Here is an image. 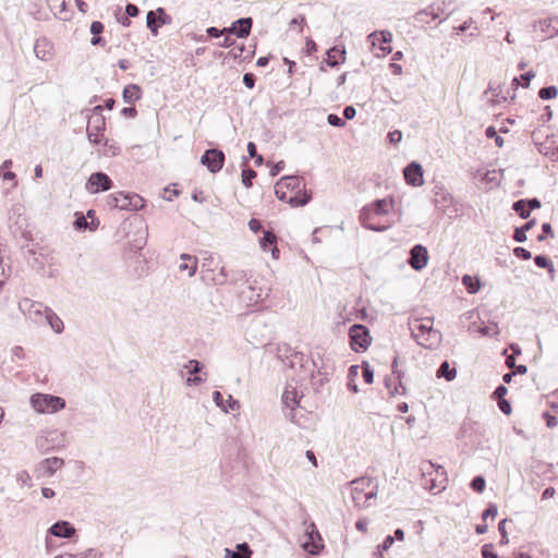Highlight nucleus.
Listing matches in <instances>:
<instances>
[{
    "label": "nucleus",
    "instance_id": "1",
    "mask_svg": "<svg viewBox=\"0 0 558 558\" xmlns=\"http://www.w3.org/2000/svg\"><path fill=\"white\" fill-rule=\"evenodd\" d=\"M275 194L294 207L305 206L312 199L311 192L305 190L304 179L299 175L282 177L275 185Z\"/></svg>",
    "mask_w": 558,
    "mask_h": 558
},
{
    "label": "nucleus",
    "instance_id": "55",
    "mask_svg": "<svg viewBox=\"0 0 558 558\" xmlns=\"http://www.w3.org/2000/svg\"><path fill=\"white\" fill-rule=\"evenodd\" d=\"M395 543V537L392 535H387L381 544L377 546V550L383 554V551H387Z\"/></svg>",
    "mask_w": 558,
    "mask_h": 558
},
{
    "label": "nucleus",
    "instance_id": "35",
    "mask_svg": "<svg viewBox=\"0 0 558 558\" xmlns=\"http://www.w3.org/2000/svg\"><path fill=\"white\" fill-rule=\"evenodd\" d=\"M557 95H558V88L555 85H548V86L542 87L538 90V97L542 100L554 99L557 97Z\"/></svg>",
    "mask_w": 558,
    "mask_h": 558
},
{
    "label": "nucleus",
    "instance_id": "30",
    "mask_svg": "<svg viewBox=\"0 0 558 558\" xmlns=\"http://www.w3.org/2000/svg\"><path fill=\"white\" fill-rule=\"evenodd\" d=\"M43 466L49 475L61 469L64 464V460L58 457L47 458L43 461Z\"/></svg>",
    "mask_w": 558,
    "mask_h": 558
},
{
    "label": "nucleus",
    "instance_id": "15",
    "mask_svg": "<svg viewBox=\"0 0 558 558\" xmlns=\"http://www.w3.org/2000/svg\"><path fill=\"white\" fill-rule=\"evenodd\" d=\"M417 330H418V333H415L414 331H412V336L415 339H418L423 336H428L429 338H432L430 342H427V343H425L423 341H417V343L424 348L430 349V348L437 345L441 340L440 331L434 329L432 325L420 324L417 326Z\"/></svg>",
    "mask_w": 558,
    "mask_h": 558
},
{
    "label": "nucleus",
    "instance_id": "48",
    "mask_svg": "<svg viewBox=\"0 0 558 558\" xmlns=\"http://www.w3.org/2000/svg\"><path fill=\"white\" fill-rule=\"evenodd\" d=\"M509 520L508 519H504L499 522L498 524V532L500 533V544L501 545H506L509 543V538H508V533H507V530H506V523L508 522Z\"/></svg>",
    "mask_w": 558,
    "mask_h": 558
},
{
    "label": "nucleus",
    "instance_id": "40",
    "mask_svg": "<svg viewBox=\"0 0 558 558\" xmlns=\"http://www.w3.org/2000/svg\"><path fill=\"white\" fill-rule=\"evenodd\" d=\"M54 15L61 21H69L72 16V12L68 9V4L64 0L61 1L59 10Z\"/></svg>",
    "mask_w": 558,
    "mask_h": 558
},
{
    "label": "nucleus",
    "instance_id": "23",
    "mask_svg": "<svg viewBox=\"0 0 558 558\" xmlns=\"http://www.w3.org/2000/svg\"><path fill=\"white\" fill-rule=\"evenodd\" d=\"M203 367H204V365L197 360H190L184 365V368H186L190 374L194 375L193 377L187 378V385L197 386V385L202 384L203 381H205V378L197 375L198 373L202 372Z\"/></svg>",
    "mask_w": 558,
    "mask_h": 558
},
{
    "label": "nucleus",
    "instance_id": "52",
    "mask_svg": "<svg viewBox=\"0 0 558 558\" xmlns=\"http://www.w3.org/2000/svg\"><path fill=\"white\" fill-rule=\"evenodd\" d=\"M213 400L217 407H219L223 412L228 413V408L226 407L223 396L220 391L215 390L213 392Z\"/></svg>",
    "mask_w": 558,
    "mask_h": 558
},
{
    "label": "nucleus",
    "instance_id": "24",
    "mask_svg": "<svg viewBox=\"0 0 558 558\" xmlns=\"http://www.w3.org/2000/svg\"><path fill=\"white\" fill-rule=\"evenodd\" d=\"M276 242L277 238L270 230L264 231L263 236L259 239L260 247L264 251L271 250V254L275 258L279 256V250L276 245Z\"/></svg>",
    "mask_w": 558,
    "mask_h": 558
},
{
    "label": "nucleus",
    "instance_id": "57",
    "mask_svg": "<svg viewBox=\"0 0 558 558\" xmlns=\"http://www.w3.org/2000/svg\"><path fill=\"white\" fill-rule=\"evenodd\" d=\"M526 239V232L521 227H515L513 231V240L518 243H523Z\"/></svg>",
    "mask_w": 558,
    "mask_h": 558
},
{
    "label": "nucleus",
    "instance_id": "50",
    "mask_svg": "<svg viewBox=\"0 0 558 558\" xmlns=\"http://www.w3.org/2000/svg\"><path fill=\"white\" fill-rule=\"evenodd\" d=\"M229 274L227 272L225 267H221L220 271L213 278V281L217 286H222L227 283Z\"/></svg>",
    "mask_w": 558,
    "mask_h": 558
},
{
    "label": "nucleus",
    "instance_id": "19",
    "mask_svg": "<svg viewBox=\"0 0 558 558\" xmlns=\"http://www.w3.org/2000/svg\"><path fill=\"white\" fill-rule=\"evenodd\" d=\"M444 13V9L441 4L432 3L430 5L426 7L423 10H420L415 15L414 19L418 23H428L430 20H436L440 16V14Z\"/></svg>",
    "mask_w": 558,
    "mask_h": 558
},
{
    "label": "nucleus",
    "instance_id": "41",
    "mask_svg": "<svg viewBox=\"0 0 558 558\" xmlns=\"http://www.w3.org/2000/svg\"><path fill=\"white\" fill-rule=\"evenodd\" d=\"M485 135L487 138H494L497 147L504 146L505 141L501 136H499L497 134V130L495 129V126H493V125L487 126L485 130Z\"/></svg>",
    "mask_w": 558,
    "mask_h": 558
},
{
    "label": "nucleus",
    "instance_id": "47",
    "mask_svg": "<svg viewBox=\"0 0 558 558\" xmlns=\"http://www.w3.org/2000/svg\"><path fill=\"white\" fill-rule=\"evenodd\" d=\"M481 554L483 558H498V555L494 550V545L492 543L484 544L481 548Z\"/></svg>",
    "mask_w": 558,
    "mask_h": 558
},
{
    "label": "nucleus",
    "instance_id": "26",
    "mask_svg": "<svg viewBox=\"0 0 558 558\" xmlns=\"http://www.w3.org/2000/svg\"><path fill=\"white\" fill-rule=\"evenodd\" d=\"M253 554L247 543H240L235 546V550L226 548L225 558H251Z\"/></svg>",
    "mask_w": 558,
    "mask_h": 558
},
{
    "label": "nucleus",
    "instance_id": "58",
    "mask_svg": "<svg viewBox=\"0 0 558 558\" xmlns=\"http://www.w3.org/2000/svg\"><path fill=\"white\" fill-rule=\"evenodd\" d=\"M508 392V388L500 384L496 387L495 391L493 392V398L495 400H500V399H505V396L507 395Z\"/></svg>",
    "mask_w": 558,
    "mask_h": 558
},
{
    "label": "nucleus",
    "instance_id": "17",
    "mask_svg": "<svg viewBox=\"0 0 558 558\" xmlns=\"http://www.w3.org/2000/svg\"><path fill=\"white\" fill-rule=\"evenodd\" d=\"M48 534L59 538H70L75 534V529L69 521L60 520L48 529Z\"/></svg>",
    "mask_w": 558,
    "mask_h": 558
},
{
    "label": "nucleus",
    "instance_id": "8",
    "mask_svg": "<svg viewBox=\"0 0 558 558\" xmlns=\"http://www.w3.org/2000/svg\"><path fill=\"white\" fill-rule=\"evenodd\" d=\"M106 129V119L102 114H90L87 121L86 133L90 143L99 144Z\"/></svg>",
    "mask_w": 558,
    "mask_h": 558
},
{
    "label": "nucleus",
    "instance_id": "53",
    "mask_svg": "<svg viewBox=\"0 0 558 558\" xmlns=\"http://www.w3.org/2000/svg\"><path fill=\"white\" fill-rule=\"evenodd\" d=\"M155 12L158 19L159 26L170 23L171 19L163 8H158Z\"/></svg>",
    "mask_w": 558,
    "mask_h": 558
},
{
    "label": "nucleus",
    "instance_id": "34",
    "mask_svg": "<svg viewBox=\"0 0 558 558\" xmlns=\"http://www.w3.org/2000/svg\"><path fill=\"white\" fill-rule=\"evenodd\" d=\"M462 283L464 284L466 291L471 294L476 293L481 287L480 281L477 279L471 277L470 275H464L462 277Z\"/></svg>",
    "mask_w": 558,
    "mask_h": 558
},
{
    "label": "nucleus",
    "instance_id": "21",
    "mask_svg": "<svg viewBox=\"0 0 558 558\" xmlns=\"http://www.w3.org/2000/svg\"><path fill=\"white\" fill-rule=\"evenodd\" d=\"M34 52L38 59L47 61L52 56V45L46 37L38 38L34 44Z\"/></svg>",
    "mask_w": 558,
    "mask_h": 558
},
{
    "label": "nucleus",
    "instance_id": "51",
    "mask_svg": "<svg viewBox=\"0 0 558 558\" xmlns=\"http://www.w3.org/2000/svg\"><path fill=\"white\" fill-rule=\"evenodd\" d=\"M498 514V508L496 504H488L487 508L482 513V519L485 521L487 518H495Z\"/></svg>",
    "mask_w": 558,
    "mask_h": 558
},
{
    "label": "nucleus",
    "instance_id": "18",
    "mask_svg": "<svg viewBox=\"0 0 558 558\" xmlns=\"http://www.w3.org/2000/svg\"><path fill=\"white\" fill-rule=\"evenodd\" d=\"M373 213L371 210V207L365 205L360 213L359 219L362 225L367 230L376 231V232H384L386 231L390 225H375L372 222Z\"/></svg>",
    "mask_w": 558,
    "mask_h": 558
},
{
    "label": "nucleus",
    "instance_id": "36",
    "mask_svg": "<svg viewBox=\"0 0 558 558\" xmlns=\"http://www.w3.org/2000/svg\"><path fill=\"white\" fill-rule=\"evenodd\" d=\"M146 25L153 35L156 36L158 34V29L160 26L158 24V19L156 16L155 11H148V13L146 15Z\"/></svg>",
    "mask_w": 558,
    "mask_h": 558
},
{
    "label": "nucleus",
    "instance_id": "61",
    "mask_svg": "<svg viewBox=\"0 0 558 558\" xmlns=\"http://www.w3.org/2000/svg\"><path fill=\"white\" fill-rule=\"evenodd\" d=\"M206 32H207V35L213 38H219L220 36L227 34L226 27L219 29L217 27L211 26V27H208Z\"/></svg>",
    "mask_w": 558,
    "mask_h": 558
},
{
    "label": "nucleus",
    "instance_id": "22",
    "mask_svg": "<svg viewBox=\"0 0 558 558\" xmlns=\"http://www.w3.org/2000/svg\"><path fill=\"white\" fill-rule=\"evenodd\" d=\"M535 27H538L548 38H553L558 35V16L539 20Z\"/></svg>",
    "mask_w": 558,
    "mask_h": 558
},
{
    "label": "nucleus",
    "instance_id": "64",
    "mask_svg": "<svg viewBox=\"0 0 558 558\" xmlns=\"http://www.w3.org/2000/svg\"><path fill=\"white\" fill-rule=\"evenodd\" d=\"M248 228L252 232L258 233L263 229L262 221L256 218H252L248 221Z\"/></svg>",
    "mask_w": 558,
    "mask_h": 558
},
{
    "label": "nucleus",
    "instance_id": "56",
    "mask_svg": "<svg viewBox=\"0 0 558 558\" xmlns=\"http://www.w3.org/2000/svg\"><path fill=\"white\" fill-rule=\"evenodd\" d=\"M523 203H525V206L529 208V210L538 209L542 206L541 201L537 197L532 198H522Z\"/></svg>",
    "mask_w": 558,
    "mask_h": 558
},
{
    "label": "nucleus",
    "instance_id": "62",
    "mask_svg": "<svg viewBox=\"0 0 558 558\" xmlns=\"http://www.w3.org/2000/svg\"><path fill=\"white\" fill-rule=\"evenodd\" d=\"M226 407L229 411H235L240 409V402L235 400L231 395L228 396V399L225 401Z\"/></svg>",
    "mask_w": 558,
    "mask_h": 558
},
{
    "label": "nucleus",
    "instance_id": "59",
    "mask_svg": "<svg viewBox=\"0 0 558 558\" xmlns=\"http://www.w3.org/2000/svg\"><path fill=\"white\" fill-rule=\"evenodd\" d=\"M497 404H498L499 410L504 414L509 415L511 413L512 408H511L510 402L507 399L497 400Z\"/></svg>",
    "mask_w": 558,
    "mask_h": 558
},
{
    "label": "nucleus",
    "instance_id": "46",
    "mask_svg": "<svg viewBox=\"0 0 558 558\" xmlns=\"http://www.w3.org/2000/svg\"><path fill=\"white\" fill-rule=\"evenodd\" d=\"M369 488L371 489L367 490L366 494H364V499L362 500V505H361V507H363V508L369 507L371 506L369 500L377 496V485L372 484V486Z\"/></svg>",
    "mask_w": 558,
    "mask_h": 558
},
{
    "label": "nucleus",
    "instance_id": "45",
    "mask_svg": "<svg viewBox=\"0 0 558 558\" xmlns=\"http://www.w3.org/2000/svg\"><path fill=\"white\" fill-rule=\"evenodd\" d=\"M48 320H49V324H50L51 328L57 333H61L62 332L63 323H62V320L56 314L52 313L50 316H48Z\"/></svg>",
    "mask_w": 558,
    "mask_h": 558
},
{
    "label": "nucleus",
    "instance_id": "38",
    "mask_svg": "<svg viewBox=\"0 0 558 558\" xmlns=\"http://www.w3.org/2000/svg\"><path fill=\"white\" fill-rule=\"evenodd\" d=\"M471 489H473L477 494H482L486 487V480L483 475H476L472 478L470 483Z\"/></svg>",
    "mask_w": 558,
    "mask_h": 558
},
{
    "label": "nucleus",
    "instance_id": "20",
    "mask_svg": "<svg viewBox=\"0 0 558 558\" xmlns=\"http://www.w3.org/2000/svg\"><path fill=\"white\" fill-rule=\"evenodd\" d=\"M282 404L289 412H286V416L291 421H294V410L299 405V397L298 391L293 389L286 388L282 395Z\"/></svg>",
    "mask_w": 558,
    "mask_h": 558
},
{
    "label": "nucleus",
    "instance_id": "54",
    "mask_svg": "<svg viewBox=\"0 0 558 558\" xmlns=\"http://www.w3.org/2000/svg\"><path fill=\"white\" fill-rule=\"evenodd\" d=\"M513 255L520 259L527 260L532 257V254L530 251L522 246H517L513 248Z\"/></svg>",
    "mask_w": 558,
    "mask_h": 558
},
{
    "label": "nucleus",
    "instance_id": "3",
    "mask_svg": "<svg viewBox=\"0 0 558 558\" xmlns=\"http://www.w3.org/2000/svg\"><path fill=\"white\" fill-rule=\"evenodd\" d=\"M31 403L38 413H56L65 408V400L52 395L35 393L31 397Z\"/></svg>",
    "mask_w": 558,
    "mask_h": 558
},
{
    "label": "nucleus",
    "instance_id": "11",
    "mask_svg": "<svg viewBox=\"0 0 558 558\" xmlns=\"http://www.w3.org/2000/svg\"><path fill=\"white\" fill-rule=\"evenodd\" d=\"M372 484L373 480L369 477H360L350 483L351 496L355 507H361L364 494H366V489L369 488Z\"/></svg>",
    "mask_w": 558,
    "mask_h": 558
},
{
    "label": "nucleus",
    "instance_id": "14",
    "mask_svg": "<svg viewBox=\"0 0 558 558\" xmlns=\"http://www.w3.org/2000/svg\"><path fill=\"white\" fill-rule=\"evenodd\" d=\"M367 41L375 47L377 43H380L379 49L383 51V56H386L392 51L389 44L392 41V34L387 31H374L367 36Z\"/></svg>",
    "mask_w": 558,
    "mask_h": 558
},
{
    "label": "nucleus",
    "instance_id": "12",
    "mask_svg": "<svg viewBox=\"0 0 558 558\" xmlns=\"http://www.w3.org/2000/svg\"><path fill=\"white\" fill-rule=\"evenodd\" d=\"M408 263L414 270H422L425 268L428 263L427 248L422 244H415L410 250V257Z\"/></svg>",
    "mask_w": 558,
    "mask_h": 558
},
{
    "label": "nucleus",
    "instance_id": "60",
    "mask_svg": "<svg viewBox=\"0 0 558 558\" xmlns=\"http://www.w3.org/2000/svg\"><path fill=\"white\" fill-rule=\"evenodd\" d=\"M543 418L545 420V422H546V426H547L548 428H554V427H556V426H557V424H558V420H557V417H556V416H554V415H551V414H550L549 412H547V411L543 413Z\"/></svg>",
    "mask_w": 558,
    "mask_h": 558
},
{
    "label": "nucleus",
    "instance_id": "49",
    "mask_svg": "<svg viewBox=\"0 0 558 558\" xmlns=\"http://www.w3.org/2000/svg\"><path fill=\"white\" fill-rule=\"evenodd\" d=\"M327 122L328 124H330L331 126H336V128H342L345 125V121L343 118H340L339 116L335 114V113H329L327 116Z\"/></svg>",
    "mask_w": 558,
    "mask_h": 558
},
{
    "label": "nucleus",
    "instance_id": "6",
    "mask_svg": "<svg viewBox=\"0 0 558 558\" xmlns=\"http://www.w3.org/2000/svg\"><path fill=\"white\" fill-rule=\"evenodd\" d=\"M421 470H422L423 476L432 475L433 472H435L437 477H442V480H440L438 484L436 483L437 478H430L432 484L427 485V483H425L424 484L425 488H427L429 490H434L436 488L438 490L445 489L446 483H447V472L442 465L435 464L430 461H427V462L423 463V466Z\"/></svg>",
    "mask_w": 558,
    "mask_h": 558
},
{
    "label": "nucleus",
    "instance_id": "33",
    "mask_svg": "<svg viewBox=\"0 0 558 558\" xmlns=\"http://www.w3.org/2000/svg\"><path fill=\"white\" fill-rule=\"evenodd\" d=\"M534 263L537 267L547 269L549 274L555 272V266L553 260L546 255H536L534 257Z\"/></svg>",
    "mask_w": 558,
    "mask_h": 558
},
{
    "label": "nucleus",
    "instance_id": "63",
    "mask_svg": "<svg viewBox=\"0 0 558 558\" xmlns=\"http://www.w3.org/2000/svg\"><path fill=\"white\" fill-rule=\"evenodd\" d=\"M256 77L253 73H245L243 75V84L252 89L255 86Z\"/></svg>",
    "mask_w": 558,
    "mask_h": 558
},
{
    "label": "nucleus",
    "instance_id": "9",
    "mask_svg": "<svg viewBox=\"0 0 558 558\" xmlns=\"http://www.w3.org/2000/svg\"><path fill=\"white\" fill-rule=\"evenodd\" d=\"M62 438V434L56 430L48 432L46 435L36 438V447L41 453H48L64 446Z\"/></svg>",
    "mask_w": 558,
    "mask_h": 558
},
{
    "label": "nucleus",
    "instance_id": "10",
    "mask_svg": "<svg viewBox=\"0 0 558 558\" xmlns=\"http://www.w3.org/2000/svg\"><path fill=\"white\" fill-rule=\"evenodd\" d=\"M305 535L307 536V541L303 543V549L313 556L319 555L323 548V538L314 522H311L306 526Z\"/></svg>",
    "mask_w": 558,
    "mask_h": 558
},
{
    "label": "nucleus",
    "instance_id": "2",
    "mask_svg": "<svg viewBox=\"0 0 558 558\" xmlns=\"http://www.w3.org/2000/svg\"><path fill=\"white\" fill-rule=\"evenodd\" d=\"M107 204L121 210H140L144 207V199L135 193L118 192L107 197Z\"/></svg>",
    "mask_w": 558,
    "mask_h": 558
},
{
    "label": "nucleus",
    "instance_id": "27",
    "mask_svg": "<svg viewBox=\"0 0 558 558\" xmlns=\"http://www.w3.org/2000/svg\"><path fill=\"white\" fill-rule=\"evenodd\" d=\"M182 263L179 265V270L189 271V277H193L197 270V258L186 253L180 255Z\"/></svg>",
    "mask_w": 558,
    "mask_h": 558
},
{
    "label": "nucleus",
    "instance_id": "16",
    "mask_svg": "<svg viewBox=\"0 0 558 558\" xmlns=\"http://www.w3.org/2000/svg\"><path fill=\"white\" fill-rule=\"evenodd\" d=\"M253 26L252 17H241L232 22L226 27L227 34L235 35L238 38H246L250 36Z\"/></svg>",
    "mask_w": 558,
    "mask_h": 558
},
{
    "label": "nucleus",
    "instance_id": "28",
    "mask_svg": "<svg viewBox=\"0 0 558 558\" xmlns=\"http://www.w3.org/2000/svg\"><path fill=\"white\" fill-rule=\"evenodd\" d=\"M122 97L124 102L133 104L142 98V89L136 84H129L123 88Z\"/></svg>",
    "mask_w": 558,
    "mask_h": 558
},
{
    "label": "nucleus",
    "instance_id": "4",
    "mask_svg": "<svg viewBox=\"0 0 558 558\" xmlns=\"http://www.w3.org/2000/svg\"><path fill=\"white\" fill-rule=\"evenodd\" d=\"M350 347L354 352H364L372 343V337L366 326L354 324L349 329Z\"/></svg>",
    "mask_w": 558,
    "mask_h": 558
},
{
    "label": "nucleus",
    "instance_id": "7",
    "mask_svg": "<svg viewBox=\"0 0 558 558\" xmlns=\"http://www.w3.org/2000/svg\"><path fill=\"white\" fill-rule=\"evenodd\" d=\"M112 186V180L102 171L92 173L85 183V189L90 194L109 191Z\"/></svg>",
    "mask_w": 558,
    "mask_h": 558
},
{
    "label": "nucleus",
    "instance_id": "43",
    "mask_svg": "<svg viewBox=\"0 0 558 558\" xmlns=\"http://www.w3.org/2000/svg\"><path fill=\"white\" fill-rule=\"evenodd\" d=\"M304 362H305V355L303 352H299V351H293V354L292 356L290 357V360L288 361V366L290 368H293L295 366V364H300L302 367L304 366Z\"/></svg>",
    "mask_w": 558,
    "mask_h": 558
},
{
    "label": "nucleus",
    "instance_id": "13",
    "mask_svg": "<svg viewBox=\"0 0 558 558\" xmlns=\"http://www.w3.org/2000/svg\"><path fill=\"white\" fill-rule=\"evenodd\" d=\"M424 170L421 163L416 161H411L403 169V177L405 182L412 186H421L424 184Z\"/></svg>",
    "mask_w": 558,
    "mask_h": 558
},
{
    "label": "nucleus",
    "instance_id": "25",
    "mask_svg": "<svg viewBox=\"0 0 558 558\" xmlns=\"http://www.w3.org/2000/svg\"><path fill=\"white\" fill-rule=\"evenodd\" d=\"M393 197L390 196L389 198H379V199H376L374 202H372L371 204H368L367 206L371 207V210L374 215H378V216H384V215H387L389 209H388V206L390 205L391 207L393 206Z\"/></svg>",
    "mask_w": 558,
    "mask_h": 558
},
{
    "label": "nucleus",
    "instance_id": "5",
    "mask_svg": "<svg viewBox=\"0 0 558 558\" xmlns=\"http://www.w3.org/2000/svg\"><path fill=\"white\" fill-rule=\"evenodd\" d=\"M226 161L225 153L219 148H208L201 157V163L207 168L210 173H218Z\"/></svg>",
    "mask_w": 558,
    "mask_h": 558
},
{
    "label": "nucleus",
    "instance_id": "32",
    "mask_svg": "<svg viewBox=\"0 0 558 558\" xmlns=\"http://www.w3.org/2000/svg\"><path fill=\"white\" fill-rule=\"evenodd\" d=\"M293 351L294 350L288 343H280L276 348V356L283 363H288Z\"/></svg>",
    "mask_w": 558,
    "mask_h": 558
},
{
    "label": "nucleus",
    "instance_id": "29",
    "mask_svg": "<svg viewBox=\"0 0 558 558\" xmlns=\"http://www.w3.org/2000/svg\"><path fill=\"white\" fill-rule=\"evenodd\" d=\"M436 376L438 378H445L447 381H451L456 378L457 376V371L456 368H451L450 365H449V362L448 361H444L437 372H436Z\"/></svg>",
    "mask_w": 558,
    "mask_h": 558
},
{
    "label": "nucleus",
    "instance_id": "42",
    "mask_svg": "<svg viewBox=\"0 0 558 558\" xmlns=\"http://www.w3.org/2000/svg\"><path fill=\"white\" fill-rule=\"evenodd\" d=\"M73 226L77 231H85L88 229V221L82 213H75Z\"/></svg>",
    "mask_w": 558,
    "mask_h": 558
},
{
    "label": "nucleus",
    "instance_id": "31",
    "mask_svg": "<svg viewBox=\"0 0 558 558\" xmlns=\"http://www.w3.org/2000/svg\"><path fill=\"white\" fill-rule=\"evenodd\" d=\"M12 165H13V162L11 159L4 160L0 167V177L7 181H14L13 186H15L16 185V180H15L16 174L10 170L12 168Z\"/></svg>",
    "mask_w": 558,
    "mask_h": 558
},
{
    "label": "nucleus",
    "instance_id": "44",
    "mask_svg": "<svg viewBox=\"0 0 558 558\" xmlns=\"http://www.w3.org/2000/svg\"><path fill=\"white\" fill-rule=\"evenodd\" d=\"M362 376L366 384H373L374 381V371L371 368L367 362H363L362 365Z\"/></svg>",
    "mask_w": 558,
    "mask_h": 558
},
{
    "label": "nucleus",
    "instance_id": "37",
    "mask_svg": "<svg viewBox=\"0 0 558 558\" xmlns=\"http://www.w3.org/2000/svg\"><path fill=\"white\" fill-rule=\"evenodd\" d=\"M512 210L518 214V216L522 219H527L530 217L531 211L523 203V199H518L512 204Z\"/></svg>",
    "mask_w": 558,
    "mask_h": 558
},
{
    "label": "nucleus",
    "instance_id": "39",
    "mask_svg": "<svg viewBox=\"0 0 558 558\" xmlns=\"http://www.w3.org/2000/svg\"><path fill=\"white\" fill-rule=\"evenodd\" d=\"M257 173L252 168H244L242 170V183L246 189H250L253 185V180L256 178Z\"/></svg>",
    "mask_w": 558,
    "mask_h": 558
}]
</instances>
